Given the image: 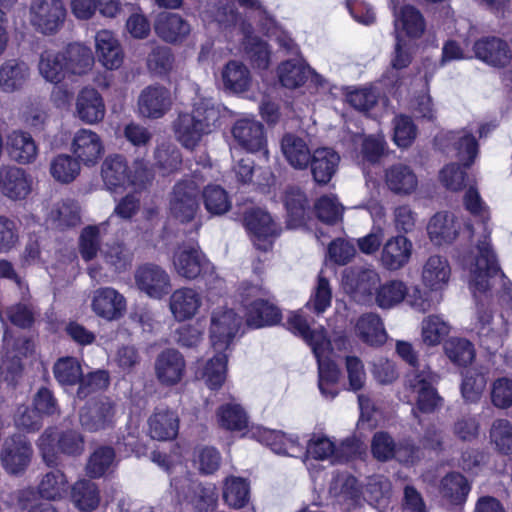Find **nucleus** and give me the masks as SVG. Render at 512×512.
Here are the masks:
<instances>
[{
  "label": "nucleus",
  "mask_w": 512,
  "mask_h": 512,
  "mask_svg": "<svg viewBox=\"0 0 512 512\" xmlns=\"http://www.w3.org/2000/svg\"><path fill=\"white\" fill-rule=\"evenodd\" d=\"M464 204L474 217L479 218L477 229L481 230L482 234L476 240L477 254L463 257L462 265L465 270L471 272V287L483 290L488 286V277L499 270L497 257L490 242V216L478 191L473 187L465 193Z\"/></svg>",
  "instance_id": "f257e3e1"
},
{
  "label": "nucleus",
  "mask_w": 512,
  "mask_h": 512,
  "mask_svg": "<svg viewBox=\"0 0 512 512\" xmlns=\"http://www.w3.org/2000/svg\"><path fill=\"white\" fill-rule=\"evenodd\" d=\"M288 329L302 337L311 347L318 364V387L327 399H333L338 391L336 384L340 370L331 359L332 348L324 328L312 330L307 319L300 313H292L287 320Z\"/></svg>",
  "instance_id": "f03ea898"
},
{
  "label": "nucleus",
  "mask_w": 512,
  "mask_h": 512,
  "mask_svg": "<svg viewBox=\"0 0 512 512\" xmlns=\"http://www.w3.org/2000/svg\"><path fill=\"white\" fill-rule=\"evenodd\" d=\"M220 115V108L211 98L197 96L192 112L179 113L173 122L176 139L187 149L195 148L217 127Z\"/></svg>",
  "instance_id": "7ed1b4c3"
},
{
  "label": "nucleus",
  "mask_w": 512,
  "mask_h": 512,
  "mask_svg": "<svg viewBox=\"0 0 512 512\" xmlns=\"http://www.w3.org/2000/svg\"><path fill=\"white\" fill-rule=\"evenodd\" d=\"M171 493L176 505L184 512H213L218 502L214 484H202L189 474L171 479Z\"/></svg>",
  "instance_id": "20e7f679"
},
{
  "label": "nucleus",
  "mask_w": 512,
  "mask_h": 512,
  "mask_svg": "<svg viewBox=\"0 0 512 512\" xmlns=\"http://www.w3.org/2000/svg\"><path fill=\"white\" fill-rule=\"evenodd\" d=\"M84 444V437L78 431L69 429L59 432L54 427L47 428L37 442L42 459L49 467L59 465V453L67 456L81 455Z\"/></svg>",
  "instance_id": "39448f33"
},
{
  "label": "nucleus",
  "mask_w": 512,
  "mask_h": 512,
  "mask_svg": "<svg viewBox=\"0 0 512 512\" xmlns=\"http://www.w3.org/2000/svg\"><path fill=\"white\" fill-rule=\"evenodd\" d=\"M173 265L178 275L187 280L202 276L210 289L223 286V280L215 274L214 266L197 244L180 246L174 253Z\"/></svg>",
  "instance_id": "423d86ee"
},
{
  "label": "nucleus",
  "mask_w": 512,
  "mask_h": 512,
  "mask_svg": "<svg viewBox=\"0 0 512 512\" xmlns=\"http://www.w3.org/2000/svg\"><path fill=\"white\" fill-rule=\"evenodd\" d=\"M241 296L248 327L258 329L276 325L281 321V312L266 298L268 292L265 289L256 285H246Z\"/></svg>",
  "instance_id": "0eeeda50"
},
{
  "label": "nucleus",
  "mask_w": 512,
  "mask_h": 512,
  "mask_svg": "<svg viewBox=\"0 0 512 512\" xmlns=\"http://www.w3.org/2000/svg\"><path fill=\"white\" fill-rule=\"evenodd\" d=\"M203 180L194 174L178 181L171 192L169 209L171 215L182 223L190 222L199 211V193Z\"/></svg>",
  "instance_id": "6e6552de"
},
{
  "label": "nucleus",
  "mask_w": 512,
  "mask_h": 512,
  "mask_svg": "<svg viewBox=\"0 0 512 512\" xmlns=\"http://www.w3.org/2000/svg\"><path fill=\"white\" fill-rule=\"evenodd\" d=\"M435 146L448 156L456 157L462 164L470 167L479 152L477 139L471 130L442 131L435 137Z\"/></svg>",
  "instance_id": "1a4fd4ad"
},
{
  "label": "nucleus",
  "mask_w": 512,
  "mask_h": 512,
  "mask_svg": "<svg viewBox=\"0 0 512 512\" xmlns=\"http://www.w3.org/2000/svg\"><path fill=\"white\" fill-rule=\"evenodd\" d=\"M439 379V375L429 366L418 368L406 375L405 387L418 395L417 408L421 412L431 413L442 405V398L435 388Z\"/></svg>",
  "instance_id": "9d476101"
},
{
  "label": "nucleus",
  "mask_w": 512,
  "mask_h": 512,
  "mask_svg": "<svg viewBox=\"0 0 512 512\" xmlns=\"http://www.w3.org/2000/svg\"><path fill=\"white\" fill-rule=\"evenodd\" d=\"M67 15L62 0H32L29 6V23L43 35H54L64 25Z\"/></svg>",
  "instance_id": "9b49d317"
},
{
  "label": "nucleus",
  "mask_w": 512,
  "mask_h": 512,
  "mask_svg": "<svg viewBox=\"0 0 512 512\" xmlns=\"http://www.w3.org/2000/svg\"><path fill=\"white\" fill-rule=\"evenodd\" d=\"M468 239L475 236V228L471 223L463 222L455 214L449 212H438L429 221L427 232L429 238L436 246H442L453 242L460 234L461 228Z\"/></svg>",
  "instance_id": "f8f14e48"
},
{
  "label": "nucleus",
  "mask_w": 512,
  "mask_h": 512,
  "mask_svg": "<svg viewBox=\"0 0 512 512\" xmlns=\"http://www.w3.org/2000/svg\"><path fill=\"white\" fill-rule=\"evenodd\" d=\"M117 405L109 397L89 401L80 409L79 422L88 432H98L114 427Z\"/></svg>",
  "instance_id": "ddd939ff"
},
{
  "label": "nucleus",
  "mask_w": 512,
  "mask_h": 512,
  "mask_svg": "<svg viewBox=\"0 0 512 512\" xmlns=\"http://www.w3.org/2000/svg\"><path fill=\"white\" fill-rule=\"evenodd\" d=\"M241 325V318L233 309L220 308L211 315L210 339L215 351L227 350Z\"/></svg>",
  "instance_id": "4468645a"
},
{
  "label": "nucleus",
  "mask_w": 512,
  "mask_h": 512,
  "mask_svg": "<svg viewBox=\"0 0 512 512\" xmlns=\"http://www.w3.org/2000/svg\"><path fill=\"white\" fill-rule=\"evenodd\" d=\"M244 225L255 247L267 251L279 235V228L271 216L260 208L248 210L244 215Z\"/></svg>",
  "instance_id": "2eb2a0df"
},
{
  "label": "nucleus",
  "mask_w": 512,
  "mask_h": 512,
  "mask_svg": "<svg viewBox=\"0 0 512 512\" xmlns=\"http://www.w3.org/2000/svg\"><path fill=\"white\" fill-rule=\"evenodd\" d=\"M33 449L23 435L7 438L0 452V460L5 471L12 475L23 473L31 462Z\"/></svg>",
  "instance_id": "dca6fc26"
},
{
  "label": "nucleus",
  "mask_w": 512,
  "mask_h": 512,
  "mask_svg": "<svg viewBox=\"0 0 512 512\" xmlns=\"http://www.w3.org/2000/svg\"><path fill=\"white\" fill-rule=\"evenodd\" d=\"M357 452V444L353 439H345L336 447L325 436L313 437L309 440L306 453L317 460L330 459L332 464L344 463Z\"/></svg>",
  "instance_id": "f3484780"
},
{
  "label": "nucleus",
  "mask_w": 512,
  "mask_h": 512,
  "mask_svg": "<svg viewBox=\"0 0 512 512\" xmlns=\"http://www.w3.org/2000/svg\"><path fill=\"white\" fill-rule=\"evenodd\" d=\"M476 59L494 68H505L512 62V49L509 43L496 36H486L473 44Z\"/></svg>",
  "instance_id": "a211bd4d"
},
{
  "label": "nucleus",
  "mask_w": 512,
  "mask_h": 512,
  "mask_svg": "<svg viewBox=\"0 0 512 512\" xmlns=\"http://www.w3.org/2000/svg\"><path fill=\"white\" fill-rule=\"evenodd\" d=\"M277 77L280 84L288 89H296L303 86L308 80L315 85H320L322 78L301 57L288 59L277 67Z\"/></svg>",
  "instance_id": "6ab92c4d"
},
{
  "label": "nucleus",
  "mask_w": 512,
  "mask_h": 512,
  "mask_svg": "<svg viewBox=\"0 0 512 512\" xmlns=\"http://www.w3.org/2000/svg\"><path fill=\"white\" fill-rule=\"evenodd\" d=\"M137 288L150 298L161 299L171 289L170 276L158 265L145 264L135 272Z\"/></svg>",
  "instance_id": "aec40b11"
},
{
  "label": "nucleus",
  "mask_w": 512,
  "mask_h": 512,
  "mask_svg": "<svg viewBox=\"0 0 512 512\" xmlns=\"http://www.w3.org/2000/svg\"><path fill=\"white\" fill-rule=\"evenodd\" d=\"M234 140L248 152H262L268 158L264 126L254 119H239L232 128Z\"/></svg>",
  "instance_id": "412c9836"
},
{
  "label": "nucleus",
  "mask_w": 512,
  "mask_h": 512,
  "mask_svg": "<svg viewBox=\"0 0 512 512\" xmlns=\"http://www.w3.org/2000/svg\"><path fill=\"white\" fill-rule=\"evenodd\" d=\"M403 0H390V6L394 16V32L395 37L404 35L410 39H416L422 36L425 30V21L415 7L411 5L403 6L399 11L397 7Z\"/></svg>",
  "instance_id": "4be33fe9"
},
{
  "label": "nucleus",
  "mask_w": 512,
  "mask_h": 512,
  "mask_svg": "<svg viewBox=\"0 0 512 512\" xmlns=\"http://www.w3.org/2000/svg\"><path fill=\"white\" fill-rule=\"evenodd\" d=\"M413 243L404 235L392 236L383 244L379 262L388 271L405 267L412 256Z\"/></svg>",
  "instance_id": "5701e85b"
},
{
  "label": "nucleus",
  "mask_w": 512,
  "mask_h": 512,
  "mask_svg": "<svg viewBox=\"0 0 512 512\" xmlns=\"http://www.w3.org/2000/svg\"><path fill=\"white\" fill-rule=\"evenodd\" d=\"M71 151L79 162L90 167L98 163L104 152V146L96 132L82 128L74 134Z\"/></svg>",
  "instance_id": "b1692460"
},
{
  "label": "nucleus",
  "mask_w": 512,
  "mask_h": 512,
  "mask_svg": "<svg viewBox=\"0 0 512 512\" xmlns=\"http://www.w3.org/2000/svg\"><path fill=\"white\" fill-rule=\"evenodd\" d=\"M92 311L105 320H116L126 311V299L112 287H101L93 292Z\"/></svg>",
  "instance_id": "393cba45"
},
{
  "label": "nucleus",
  "mask_w": 512,
  "mask_h": 512,
  "mask_svg": "<svg viewBox=\"0 0 512 512\" xmlns=\"http://www.w3.org/2000/svg\"><path fill=\"white\" fill-rule=\"evenodd\" d=\"M137 104L141 116L151 119L161 118L171 108L170 91L160 85L148 86L141 91Z\"/></svg>",
  "instance_id": "a878e982"
},
{
  "label": "nucleus",
  "mask_w": 512,
  "mask_h": 512,
  "mask_svg": "<svg viewBox=\"0 0 512 512\" xmlns=\"http://www.w3.org/2000/svg\"><path fill=\"white\" fill-rule=\"evenodd\" d=\"M185 366L184 357L179 351L165 349L155 360V375L162 385L173 386L181 381Z\"/></svg>",
  "instance_id": "bb28decb"
},
{
  "label": "nucleus",
  "mask_w": 512,
  "mask_h": 512,
  "mask_svg": "<svg viewBox=\"0 0 512 512\" xmlns=\"http://www.w3.org/2000/svg\"><path fill=\"white\" fill-rule=\"evenodd\" d=\"M180 419L176 411L157 407L148 418V433L152 439L169 441L177 437Z\"/></svg>",
  "instance_id": "cd10ccee"
},
{
  "label": "nucleus",
  "mask_w": 512,
  "mask_h": 512,
  "mask_svg": "<svg viewBox=\"0 0 512 512\" xmlns=\"http://www.w3.org/2000/svg\"><path fill=\"white\" fill-rule=\"evenodd\" d=\"M201 294L190 287L178 288L169 298V309L178 322L192 319L202 306Z\"/></svg>",
  "instance_id": "c85d7f7f"
},
{
  "label": "nucleus",
  "mask_w": 512,
  "mask_h": 512,
  "mask_svg": "<svg viewBox=\"0 0 512 512\" xmlns=\"http://www.w3.org/2000/svg\"><path fill=\"white\" fill-rule=\"evenodd\" d=\"M386 187L396 195L407 196L418 187V177L412 167L404 163H395L385 169Z\"/></svg>",
  "instance_id": "c756f323"
},
{
  "label": "nucleus",
  "mask_w": 512,
  "mask_h": 512,
  "mask_svg": "<svg viewBox=\"0 0 512 512\" xmlns=\"http://www.w3.org/2000/svg\"><path fill=\"white\" fill-rule=\"evenodd\" d=\"M198 9L204 21L224 28L235 26L239 20V12L230 0H199Z\"/></svg>",
  "instance_id": "7c9ffc66"
},
{
  "label": "nucleus",
  "mask_w": 512,
  "mask_h": 512,
  "mask_svg": "<svg viewBox=\"0 0 512 512\" xmlns=\"http://www.w3.org/2000/svg\"><path fill=\"white\" fill-rule=\"evenodd\" d=\"M76 113L86 124H96L103 120L106 108L101 94L94 88L85 87L77 96Z\"/></svg>",
  "instance_id": "2f4dec72"
},
{
  "label": "nucleus",
  "mask_w": 512,
  "mask_h": 512,
  "mask_svg": "<svg viewBox=\"0 0 512 512\" xmlns=\"http://www.w3.org/2000/svg\"><path fill=\"white\" fill-rule=\"evenodd\" d=\"M33 178L24 169L8 167L1 179V190L4 196L17 201L26 199L32 192Z\"/></svg>",
  "instance_id": "473e14b6"
},
{
  "label": "nucleus",
  "mask_w": 512,
  "mask_h": 512,
  "mask_svg": "<svg viewBox=\"0 0 512 512\" xmlns=\"http://www.w3.org/2000/svg\"><path fill=\"white\" fill-rule=\"evenodd\" d=\"M451 276L448 260L440 255L430 256L423 264L421 279L431 291H440L447 286Z\"/></svg>",
  "instance_id": "72a5a7b5"
},
{
  "label": "nucleus",
  "mask_w": 512,
  "mask_h": 512,
  "mask_svg": "<svg viewBox=\"0 0 512 512\" xmlns=\"http://www.w3.org/2000/svg\"><path fill=\"white\" fill-rule=\"evenodd\" d=\"M96 53L102 65L110 70L123 63V52L118 39L109 30H100L95 35Z\"/></svg>",
  "instance_id": "f704fd0d"
},
{
  "label": "nucleus",
  "mask_w": 512,
  "mask_h": 512,
  "mask_svg": "<svg viewBox=\"0 0 512 512\" xmlns=\"http://www.w3.org/2000/svg\"><path fill=\"white\" fill-rule=\"evenodd\" d=\"M339 162L340 156L331 148L314 150L309 162L314 181L318 184H327L336 173Z\"/></svg>",
  "instance_id": "c9c22d12"
},
{
  "label": "nucleus",
  "mask_w": 512,
  "mask_h": 512,
  "mask_svg": "<svg viewBox=\"0 0 512 512\" xmlns=\"http://www.w3.org/2000/svg\"><path fill=\"white\" fill-rule=\"evenodd\" d=\"M155 32L166 42L182 41L190 33V24L175 13H160L155 21Z\"/></svg>",
  "instance_id": "e433bc0d"
},
{
  "label": "nucleus",
  "mask_w": 512,
  "mask_h": 512,
  "mask_svg": "<svg viewBox=\"0 0 512 512\" xmlns=\"http://www.w3.org/2000/svg\"><path fill=\"white\" fill-rule=\"evenodd\" d=\"M30 78V68L24 61L9 59L0 66V89L5 93L20 90Z\"/></svg>",
  "instance_id": "4c0bfd02"
},
{
  "label": "nucleus",
  "mask_w": 512,
  "mask_h": 512,
  "mask_svg": "<svg viewBox=\"0 0 512 512\" xmlns=\"http://www.w3.org/2000/svg\"><path fill=\"white\" fill-rule=\"evenodd\" d=\"M252 30L250 24L242 25L244 53L254 68L266 70L270 65L271 51L265 41L252 34Z\"/></svg>",
  "instance_id": "58836bf2"
},
{
  "label": "nucleus",
  "mask_w": 512,
  "mask_h": 512,
  "mask_svg": "<svg viewBox=\"0 0 512 512\" xmlns=\"http://www.w3.org/2000/svg\"><path fill=\"white\" fill-rule=\"evenodd\" d=\"M7 150L11 159L19 164H30L38 155V147L32 136L20 130L8 135Z\"/></svg>",
  "instance_id": "ea45409f"
},
{
  "label": "nucleus",
  "mask_w": 512,
  "mask_h": 512,
  "mask_svg": "<svg viewBox=\"0 0 512 512\" xmlns=\"http://www.w3.org/2000/svg\"><path fill=\"white\" fill-rule=\"evenodd\" d=\"M281 151L287 162L298 170L306 169L312 157L306 141L292 133H287L282 137Z\"/></svg>",
  "instance_id": "a19ab883"
},
{
  "label": "nucleus",
  "mask_w": 512,
  "mask_h": 512,
  "mask_svg": "<svg viewBox=\"0 0 512 512\" xmlns=\"http://www.w3.org/2000/svg\"><path fill=\"white\" fill-rule=\"evenodd\" d=\"M104 184L109 190L125 187L129 179V167L125 156L111 154L102 163L101 168Z\"/></svg>",
  "instance_id": "79ce46f5"
},
{
  "label": "nucleus",
  "mask_w": 512,
  "mask_h": 512,
  "mask_svg": "<svg viewBox=\"0 0 512 512\" xmlns=\"http://www.w3.org/2000/svg\"><path fill=\"white\" fill-rule=\"evenodd\" d=\"M355 331L357 336L370 346L383 345L387 340L383 322L375 313L360 316L356 322Z\"/></svg>",
  "instance_id": "37998d69"
},
{
  "label": "nucleus",
  "mask_w": 512,
  "mask_h": 512,
  "mask_svg": "<svg viewBox=\"0 0 512 512\" xmlns=\"http://www.w3.org/2000/svg\"><path fill=\"white\" fill-rule=\"evenodd\" d=\"M70 499L79 511L91 512L99 506L100 491L96 483L80 479L71 486Z\"/></svg>",
  "instance_id": "c03bdc74"
},
{
  "label": "nucleus",
  "mask_w": 512,
  "mask_h": 512,
  "mask_svg": "<svg viewBox=\"0 0 512 512\" xmlns=\"http://www.w3.org/2000/svg\"><path fill=\"white\" fill-rule=\"evenodd\" d=\"M38 494L49 501L65 498L69 491V483L65 473L60 469L51 470L42 475L38 486Z\"/></svg>",
  "instance_id": "a18cd8bd"
},
{
  "label": "nucleus",
  "mask_w": 512,
  "mask_h": 512,
  "mask_svg": "<svg viewBox=\"0 0 512 512\" xmlns=\"http://www.w3.org/2000/svg\"><path fill=\"white\" fill-rule=\"evenodd\" d=\"M222 82L225 90L243 93L250 88L251 74L246 65L237 60H230L222 69Z\"/></svg>",
  "instance_id": "49530a36"
},
{
  "label": "nucleus",
  "mask_w": 512,
  "mask_h": 512,
  "mask_svg": "<svg viewBox=\"0 0 512 512\" xmlns=\"http://www.w3.org/2000/svg\"><path fill=\"white\" fill-rule=\"evenodd\" d=\"M470 490L471 486L468 480L458 472L444 476L439 487L441 496L453 505L464 504Z\"/></svg>",
  "instance_id": "de8ad7c7"
},
{
  "label": "nucleus",
  "mask_w": 512,
  "mask_h": 512,
  "mask_svg": "<svg viewBox=\"0 0 512 512\" xmlns=\"http://www.w3.org/2000/svg\"><path fill=\"white\" fill-rule=\"evenodd\" d=\"M223 501L233 509L243 508L250 499V484L242 477L228 476L223 482Z\"/></svg>",
  "instance_id": "09e8293b"
},
{
  "label": "nucleus",
  "mask_w": 512,
  "mask_h": 512,
  "mask_svg": "<svg viewBox=\"0 0 512 512\" xmlns=\"http://www.w3.org/2000/svg\"><path fill=\"white\" fill-rule=\"evenodd\" d=\"M66 56L61 52L44 51L40 55L38 69L41 76L48 82L58 84L65 76Z\"/></svg>",
  "instance_id": "8fccbe9b"
},
{
  "label": "nucleus",
  "mask_w": 512,
  "mask_h": 512,
  "mask_svg": "<svg viewBox=\"0 0 512 512\" xmlns=\"http://www.w3.org/2000/svg\"><path fill=\"white\" fill-rule=\"evenodd\" d=\"M67 72L82 75L90 71L94 64V57L90 48L79 43L70 44L65 52Z\"/></svg>",
  "instance_id": "3c124183"
},
{
  "label": "nucleus",
  "mask_w": 512,
  "mask_h": 512,
  "mask_svg": "<svg viewBox=\"0 0 512 512\" xmlns=\"http://www.w3.org/2000/svg\"><path fill=\"white\" fill-rule=\"evenodd\" d=\"M284 203L288 215V226L290 228L301 226L304 223L308 207L304 192L297 187L288 188L285 192Z\"/></svg>",
  "instance_id": "603ef678"
},
{
  "label": "nucleus",
  "mask_w": 512,
  "mask_h": 512,
  "mask_svg": "<svg viewBox=\"0 0 512 512\" xmlns=\"http://www.w3.org/2000/svg\"><path fill=\"white\" fill-rule=\"evenodd\" d=\"M48 221L60 230L75 227L80 222L79 207L72 201L58 202L51 208Z\"/></svg>",
  "instance_id": "864d4df0"
},
{
  "label": "nucleus",
  "mask_w": 512,
  "mask_h": 512,
  "mask_svg": "<svg viewBox=\"0 0 512 512\" xmlns=\"http://www.w3.org/2000/svg\"><path fill=\"white\" fill-rule=\"evenodd\" d=\"M116 466V453L110 446H100L90 455L86 465L87 475L100 478Z\"/></svg>",
  "instance_id": "5fc2aeb1"
},
{
  "label": "nucleus",
  "mask_w": 512,
  "mask_h": 512,
  "mask_svg": "<svg viewBox=\"0 0 512 512\" xmlns=\"http://www.w3.org/2000/svg\"><path fill=\"white\" fill-rule=\"evenodd\" d=\"M51 176L63 184L71 183L80 173L79 161L68 154H59L50 163Z\"/></svg>",
  "instance_id": "6e6d98bb"
},
{
  "label": "nucleus",
  "mask_w": 512,
  "mask_h": 512,
  "mask_svg": "<svg viewBox=\"0 0 512 512\" xmlns=\"http://www.w3.org/2000/svg\"><path fill=\"white\" fill-rule=\"evenodd\" d=\"M407 295V286L401 280H390L379 286L376 304L382 309H390L400 304Z\"/></svg>",
  "instance_id": "4d7b16f0"
},
{
  "label": "nucleus",
  "mask_w": 512,
  "mask_h": 512,
  "mask_svg": "<svg viewBox=\"0 0 512 512\" xmlns=\"http://www.w3.org/2000/svg\"><path fill=\"white\" fill-rule=\"evenodd\" d=\"M101 229L105 223L89 225L82 229L79 236V253L86 262L93 260L101 252Z\"/></svg>",
  "instance_id": "13d9d810"
},
{
  "label": "nucleus",
  "mask_w": 512,
  "mask_h": 512,
  "mask_svg": "<svg viewBox=\"0 0 512 512\" xmlns=\"http://www.w3.org/2000/svg\"><path fill=\"white\" fill-rule=\"evenodd\" d=\"M449 332L450 325L439 315H429L422 320L421 338L427 346L440 344Z\"/></svg>",
  "instance_id": "bf43d9fd"
},
{
  "label": "nucleus",
  "mask_w": 512,
  "mask_h": 512,
  "mask_svg": "<svg viewBox=\"0 0 512 512\" xmlns=\"http://www.w3.org/2000/svg\"><path fill=\"white\" fill-rule=\"evenodd\" d=\"M345 283L353 292L370 294L379 283L380 277L373 268L352 269L345 274Z\"/></svg>",
  "instance_id": "052dcab7"
},
{
  "label": "nucleus",
  "mask_w": 512,
  "mask_h": 512,
  "mask_svg": "<svg viewBox=\"0 0 512 512\" xmlns=\"http://www.w3.org/2000/svg\"><path fill=\"white\" fill-rule=\"evenodd\" d=\"M53 374L61 386H74L80 384L82 368L74 357H62L53 366Z\"/></svg>",
  "instance_id": "680f3d73"
},
{
  "label": "nucleus",
  "mask_w": 512,
  "mask_h": 512,
  "mask_svg": "<svg viewBox=\"0 0 512 512\" xmlns=\"http://www.w3.org/2000/svg\"><path fill=\"white\" fill-rule=\"evenodd\" d=\"M205 209L211 215H223L231 208L228 193L220 185H207L202 191Z\"/></svg>",
  "instance_id": "e2e57ef3"
},
{
  "label": "nucleus",
  "mask_w": 512,
  "mask_h": 512,
  "mask_svg": "<svg viewBox=\"0 0 512 512\" xmlns=\"http://www.w3.org/2000/svg\"><path fill=\"white\" fill-rule=\"evenodd\" d=\"M224 351H216L204 367L202 377L210 389L220 388L225 381L228 356Z\"/></svg>",
  "instance_id": "0e129e2a"
},
{
  "label": "nucleus",
  "mask_w": 512,
  "mask_h": 512,
  "mask_svg": "<svg viewBox=\"0 0 512 512\" xmlns=\"http://www.w3.org/2000/svg\"><path fill=\"white\" fill-rule=\"evenodd\" d=\"M332 301V290L329 281L323 276L321 271L317 277V283L312 291L306 307L317 315L324 313L330 306Z\"/></svg>",
  "instance_id": "69168bd1"
},
{
  "label": "nucleus",
  "mask_w": 512,
  "mask_h": 512,
  "mask_svg": "<svg viewBox=\"0 0 512 512\" xmlns=\"http://www.w3.org/2000/svg\"><path fill=\"white\" fill-rule=\"evenodd\" d=\"M447 357L458 366H467L475 357L473 344L464 338H450L444 345Z\"/></svg>",
  "instance_id": "338daca9"
},
{
  "label": "nucleus",
  "mask_w": 512,
  "mask_h": 512,
  "mask_svg": "<svg viewBox=\"0 0 512 512\" xmlns=\"http://www.w3.org/2000/svg\"><path fill=\"white\" fill-rule=\"evenodd\" d=\"M386 152V141L382 136H367L364 138L361 151L358 156L359 163L363 170L366 166L375 165L380 162Z\"/></svg>",
  "instance_id": "774afa93"
}]
</instances>
